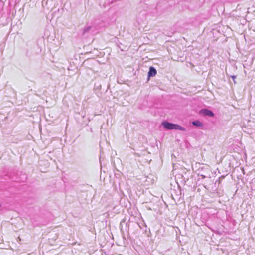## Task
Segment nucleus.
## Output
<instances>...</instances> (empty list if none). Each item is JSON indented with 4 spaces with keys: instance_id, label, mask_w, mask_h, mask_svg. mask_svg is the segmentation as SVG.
Here are the masks:
<instances>
[{
    "instance_id": "nucleus-3",
    "label": "nucleus",
    "mask_w": 255,
    "mask_h": 255,
    "mask_svg": "<svg viewBox=\"0 0 255 255\" xmlns=\"http://www.w3.org/2000/svg\"><path fill=\"white\" fill-rule=\"evenodd\" d=\"M156 73H157L156 70L154 67H150L149 68V71L148 73L149 77L155 76L156 75Z\"/></svg>"
},
{
    "instance_id": "nucleus-2",
    "label": "nucleus",
    "mask_w": 255,
    "mask_h": 255,
    "mask_svg": "<svg viewBox=\"0 0 255 255\" xmlns=\"http://www.w3.org/2000/svg\"><path fill=\"white\" fill-rule=\"evenodd\" d=\"M200 113L204 116L213 117L214 114L212 111L206 109H203L200 110Z\"/></svg>"
},
{
    "instance_id": "nucleus-4",
    "label": "nucleus",
    "mask_w": 255,
    "mask_h": 255,
    "mask_svg": "<svg viewBox=\"0 0 255 255\" xmlns=\"http://www.w3.org/2000/svg\"><path fill=\"white\" fill-rule=\"evenodd\" d=\"M193 125L198 126V127H202L203 126V124L202 122H200L199 121H195L192 122Z\"/></svg>"
},
{
    "instance_id": "nucleus-1",
    "label": "nucleus",
    "mask_w": 255,
    "mask_h": 255,
    "mask_svg": "<svg viewBox=\"0 0 255 255\" xmlns=\"http://www.w3.org/2000/svg\"><path fill=\"white\" fill-rule=\"evenodd\" d=\"M162 125L165 128L168 129H177L181 131L185 130L183 127L178 125L170 123L167 122H163Z\"/></svg>"
}]
</instances>
